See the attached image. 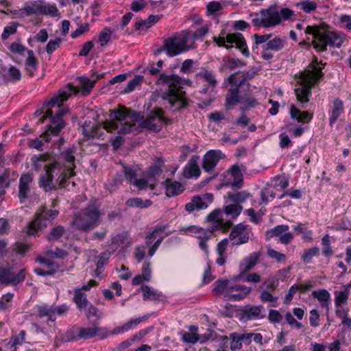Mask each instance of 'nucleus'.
Here are the masks:
<instances>
[{
  "mask_svg": "<svg viewBox=\"0 0 351 351\" xmlns=\"http://www.w3.org/2000/svg\"><path fill=\"white\" fill-rule=\"evenodd\" d=\"M110 121L104 123V128L108 132L119 130L120 134H138L139 130L136 122L141 121L140 127L151 131L158 132L162 128L163 123L168 124L170 119L164 116V111L159 108H154L147 114L146 119L141 112L133 111L123 106L113 110L110 114Z\"/></svg>",
  "mask_w": 351,
  "mask_h": 351,
  "instance_id": "f257e3e1",
  "label": "nucleus"
},
{
  "mask_svg": "<svg viewBox=\"0 0 351 351\" xmlns=\"http://www.w3.org/2000/svg\"><path fill=\"white\" fill-rule=\"evenodd\" d=\"M31 161L36 171L41 169V163L48 162L44 165L45 172L40 175L38 180L39 186L45 192L57 190L58 188H68L70 190V183L73 187L75 186V182L70 181L71 178L75 176V173L59 161H51L49 155H34L32 157Z\"/></svg>",
  "mask_w": 351,
  "mask_h": 351,
  "instance_id": "f03ea898",
  "label": "nucleus"
},
{
  "mask_svg": "<svg viewBox=\"0 0 351 351\" xmlns=\"http://www.w3.org/2000/svg\"><path fill=\"white\" fill-rule=\"evenodd\" d=\"M79 92V87L71 84L60 90L58 95L44 103L41 109L35 112V117H39L38 123L42 124L47 119H49L50 123L47 125V129H49L54 136H58L66 125L63 117L69 111V109L64 106L63 103L72 94H77Z\"/></svg>",
  "mask_w": 351,
  "mask_h": 351,
  "instance_id": "7ed1b4c3",
  "label": "nucleus"
},
{
  "mask_svg": "<svg viewBox=\"0 0 351 351\" xmlns=\"http://www.w3.org/2000/svg\"><path fill=\"white\" fill-rule=\"evenodd\" d=\"M304 41L308 42L317 52H324L327 47L339 48L343 43L346 37L343 34L330 31L329 26L325 23L307 25L304 30Z\"/></svg>",
  "mask_w": 351,
  "mask_h": 351,
  "instance_id": "20e7f679",
  "label": "nucleus"
},
{
  "mask_svg": "<svg viewBox=\"0 0 351 351\" xmlns=\"http://www.w3.org/2000/svg\"><path fill=\"white\" fill-rule=\"evenodd\" d=\"M191 83L189 80L182 79L178 75H167L165 73H160L156 81L158 85H167L162 98L167 100L171 107H175L177 110L185 108L188 106L189 101L182 88L183 85H189Z\"/></svg>",
  "mask_w": 351,
  "mask_h": 351,
  "instance_id": "39448f33",
  "label": "nucleus"
},
{
  "mask_svg": "<svg viewBox=\"0 0 351 351\" xmlns=\"http://www.w3.org/2000/svg\"><path fill=\"white\" fill-rule=\"evenodd\" d=\"M326 63L319 62L317 57H314L311 64L304 71L300 73L298 81L299 87L295 89V93L298 101L302 104L308 102L312 95L311 90L319 84L324 76L322 72Z\"/></svg>",
  "mask_w": 351,
  "mask_h": 351,
  "instance_id": "423d86ee",
  "label": "nucleus"
},
{
  "mask_svg": "<svg viewBox=\"0 0 351 351\" xmlns=\"http://www.w3.org/2000/svg\"><path fill=\"white\" fill-rule=\"evenodd\" d=\"M294 15V12L287 8H280L277 6H270L262 9L259 12L250 14L252 23L254 27L270 28L280 24L282 21H286Z\"/></svg>",
  "mask_w": 351,
  "mask_h": 351,
  "instance_id": "0eeeda50",
  "label": "nucleus"
},
{
  "mask_svg": "<svg viewBox=\"0 0 351 351\" xmlns=\"http://www.w3.org/2000/svg\"><path fill=\"white\" fill-rule=\"evenodd\" d=\"M101 215L99 205L95 200L92 201L80 213L74 215L72 225L78 230L88 232L100 224Z\"/></svg>",
  "mask_w": 351,
  "mask_h": 351,
  "instance_id": "6e6552de",
  "label": "nucleus"
},
{
  "mask_svg": "<svg viewBox=\"0 0 351 351\" xmlns=\"http://www.w3.org/2000/svg\"><path fill=\"white\" fill-rule=\"evenodd\" d=\"M58 214V210L47 209L45 207L39 209L27 226V234L32 236L38 235V233L45 229Z\"/></svg>",
  "mask_w": 351,
  "mask_h": 351,
  "instance_id": "1a4fd4ad",
  "label": "nucleus"
},
{
  "mask_svg": "<svg viewBox=\"0 0 351 351\" xmlns=\"http://www.w3.org/2000/svg\"><path fill=\"white\" fill-rule=\"evenodd\" d=\"M223 35L224 31L222 30L220 33L219 37H213V41L216 43L219 47H223L227 49H230L233 47L232 44H235L236 47L241 51L245 57H248L250 56V51L247 49V43L242 34L239 32L230 33L225 37Z\"/></svg>",
  "mask_w": 351,
  "mask_h": 351,
  "instance_id": "9d476101",
  "label": "nucleus"
},
{
  "mask_svg": "<svg viewBox=\"0 0 351 351\" xmlns=\"http://www.w3.org/2000/svg\"><path fill=\"white\" fill-rule=\"evenodd\" d=\"M21 72L15 66H6L0 60V86L8 83L16 84L21 80Z\"/></svg>",
  "mask_w": 351,
  "mask_h": 351,
  "instance_id": "9b49d317",
  "label": "nucleus"
},
{
  "mask_svg": "<svg viewBox=\"0 0 351 351\" xmlns=\"http://www.w3.org/2000/svg\"><path fill=\"white\" fill-rule=\"evenodd\" d=\"M25 270L23 269L15 274L10 269L1 267L0 268V284L17 285L25 280Z\"/></svg>",
  "mask_w": 351,
  "mask_h": 351,
  "instance_id": "f8f14e48",
  "label": "nucleus"
},
{
  "mask_svg": "<svg viewBox=\"0 0 351 351\" xmlns=\"http://www.w3.org/2000/svg\"><path fill=\"white\" fill-rule=\"evenodd\" d=\"M165 49L169 57H174L188 51L178 34L165 40Z\"/></svg>",
  "mask_w": 351,
  "mask_h": 351,
  "instance_id": "ddd939ff",
  "label": "nucleus"
},
{
  "mask_svg": "<svg viewBox=\"0 0 351 351\" xmlns=\"http://www.w3.org/2000/svg\"><path fill=\"white\" fill-rule=\"evenodd\" d=\"M246 226L242 223L233 227L229 234V239L232 241L233 245L244 244L249 241V232L246 230Z\"/></svg>",
  "mask_w": 351,
  "mask_h": 351,
  "instance_id": "4468645a",
  "label": "nucleus"
},
{
  "mask_svg": "<svg viewBox=\"0 0 351 351\" xmlns=\"http://www.w3.org/2000/svg\"><path fill=\"white\" fill-rule=\"evenodd\" d=\"M33 182V176L30 173H23L21 176L19 184V198L21 203H23L28 198L30 193L31 185Z\"/></svg>",
  "mask_w": 351,
  "mask_h": 351,
  "instance_id": "2eb2a0df",
  "label": "nucleus"
},
{
  "mask_svg": "<svg viewBox=\"0 0 351 351\" xmlns=\"http://www.w3.org/2000/svg\"><path fill=\"white\" fill-rule=\"evenodd\" d=\"M222 153L219 150H209L204 156L202 168L206 172L212 171L222 158Z\"/></svg>",
  "mask_w": 351,
  "mask_h": 351,
  "instance_id": "dca6fc26",
  "label": "nucleus"
},
{
  "mask_svg": "<svg viewBox=\"0 0 351 351\" xmlns=\"http://www.w3.org/2000/svg\"><path fill=\"white\" fill-rule=\"evenodd\" d=\"M104 77V73L98 74L97 73H93L90 78L85 76L78 77L77 80L79 82V87L81 88L82 94L83 95H88L94 87L96 82Z\"/></svg>",
  "mask_w": 351,
  "mask_h": 351,
  "instance_id": "f3484780",
  "label": "nucleus"
},
{
  "mask_svg": "<svg viewBox=\"0 0 351 351\" xmlns=\"http://www.w3.org/2000/svg\"><path fill=\"white\" fill-rule=\"evenodd\" d=\"M262 309V306H244L239 311V319L243 322H246L249 320L260 319Z\"/></svg>",
  "mask_w": 351,
  "mask_h": 351,
  "instance_id": "a211bd4d",
  "label": "nucleus"
},
{
  "mask_svg": "<svg viewBox=\"0 0 351 351\" xmlns=\"http://www.w3.org/2000/svg\"><path fill=\"white\" fill-rule=\"evenodd\" d=\"M199 158V157L198 156L193 155L189 159L183 170V176L184 178H191L199 176L201 171L198 165Z\"/></svg>",
  "mask_w": 351,
  "mask_h": 351,
  "instance_id": "6ab92c4d",
  "label": "nucleus"
},
{
  "mask_svg": "<svg viewBox=\"0 0 351 351\" xmlns=\"http://www.w3.org/2000/svg\"><path fill=\"white\" fill-rule=\"evenodd\" d=\"M258 258V254L254 252L251 254L248 257L244 258L239 265V270L241 273L234 276V280L239 279L243 274L252 269Z\"/></svg>",
  "mask_w": 351,
  "mask_h": 351,
  "instance_id": "aec40b11",
  "label": "nucleus"
},
{
  "mask_svg": "<svg viewBox=\"0 0 351 351\" xmlns=\"http://www.w3.org/2000/svg\"><path fill=\"white\" fill-rule=\"evenodd\" d=\"M165 186V194L167 197H174L181 194L185 189L184 185L179 182L167 178L163 183Z\"/></svg>",
  "mask_w": 351,
  "mask_h": 351,
  "instance_id": "412c9836",
  "label": "nucleus"
},
{
  "mask_svg": "<svg viewBox=\"0 0 351 351\" xmlns=\"http://www.w3.org/2000/svg\"><path fill=\"white\" fill-rule=\"evenodd\" d=\"M36 308L38 312L36 315L37 317L40 319L46 317L47 322H54L56 321V317L54 316L53 306L42 304L37 305Z\"/></svg>",
  "mask_w": 351,
  "mask_h": 351,
  "instance_id": "4be33fe9",
  "label": "nucleus"
},
{
  "mask_svg": "<svg viewBox=\"0 0 351 351\" xmlns=\"http://www.w3.org/2000/svg\"><path fill=\"white\" fill-rule=\"evenodd\" d=\"M228 173L233 178V181L230 183L231 186L241 189L243 184V176L240 167L238 165L231 166L228 169Z\"/></svg>",
  "mask_w": 351,
  "mask_h": 351,
  "instance_id": "5701e85b",
  "label": "nucleus"
},
{
  "mask_svg": "<svg viewBox=\"0 0 351 351\" xmlns=\"http://www.w3.org/2000/svg\"><path fill=\"white\" fill-rule=\"evenodd\" d=\"M39 14L49 16L51 17L59 16L60 13L56 4H50L39 1V6H37Z\"/></svg>",
  "mask_w": 351,
  "mask_h": 351,
  "instance_id": "b1692460",
  "label": "nucleus"
},
{
  "mask_svg": "<svg viewBox=\"0 0 351 351\" xmlns=\"http://www.w3.org/2000/svg\"><path fill=\"white\" fill-rule=\"evenodd\" d=\"M243 96L239 95V87L230 88L226 97V106L228 109L232 108L241 103Z\"/></svg>",
  "mask_w": 351,
  "mask_h": 351,
  "instance_id": "393cba45",
  "label": "nucleus"
},
{
  "mask_svg": "<svg viewBox=\"0 0 351 351\" xmlns=\"http://www.w3.org/2000/svg\"><path fill=\"white\" fill-rule=\"evenodd\" d=\"M290 115L292 119H296L300 123H308L313 119V114L307 111L301 112L298 109L294 104H292L290 108Z\"/></svg>",
  "mask_w": 351,
  "mask_h": 351,
  "instance_id": "a878e982",
  "label": "nucleus"
},
{
  "mask_svg": "<svg viewBox=\"0 0 351 351\" xmlns=\"http://www.w3.org/2000/svg\"><path fill=\"white\" fill-rule=\"evenodd\" d=\"M344 112L343 103L339 99H335L332 102V110L329 118L330 125L332 126L342 113Z\"/></svg>",
  "mask_w": 351,
  "mask_h": 351,
  "instance_id": "bb28decb",
  "label": "nucleus"
},
{
  "mask_svg": "<svg viewBox=\"0 0 351 351\" xmlns=\"http://www.w3.org/2000/svg\"><path fill=\"white\" fill-rule=\"evenodd\" d=\"M73 301L76 304L77 310L82 311L90 303L87 299L86 294L80 289H75L73 292Z\"/></svg>",
  "mask_w": 351,
  "mask_h": 351,
  "instance_id": "cd10ccee",
  "label": "nucleus"
},
{
  "mask_svg": "<svg viewBox=\"0 0 351 351\" xmlns=\"http://www.w3.org/2000/svg\"><path fill=\"white\" fill-rule=\"evenodd\" d=\"M141 289L143 292V300H161L160 298L162 296V293L154 289L153 287L147 285H143L141 287Z\"/></svg>",
  "mask_w": 351,
  "mask_h": 351,
  "instance_id": "c85d7f7f",
  "label": "nucleus"
},
{
  "mask_svg": "<svg viewBox=\"0 0 351 351\" xmlns=\"http://www.w3.org/2000/svg\"><path fill=\"white\" fill-rule=\"evenodd\" d=\"M285 43V38H282L280 36H275L273 38H269L268 42L263 46L272 51L277 52L281 51L284 48Z\"/></svg>",
  "mask_w": 351,
  "mask_h": 351,
  "instance_id": "c756f323",
  "label": "nucleus"
},
{
  "mask_svg": "<svg viewBox=\"0 0 351 351\" xmlns=\"http://www.w3.org/2000/svg\"><path fill=\"white\" fill-rule=\"evenodd\" d=\"M181 42L184 47L188 49V51L196 47L195 41L197 40L193 32H182L178 34Z\"/></svg>",
  "mask_w": 351,
  "mask_h": 351,
  "instance_id": "7c9ffc66",
  "label": "nucleus"
},
{
  "mask_svg": "<svg viewBox=\"0 0 351 351\" xmlns=\"http://www.w3.org/2000/svg\"><path fill=\"white\" fill-rule=\"evenodd\" d=\"M51 135H53L49 131V129H47L45 132L43 133L39 138H35L34 140H32L29 143V146L31 148L36 149L38 150H43V142L49 143L51 141V138L49 136Z\"/></svg>",
  "mask_w": 351,
  "mask_h": 351,
  "instance_id": "2f4dec72",
  "label": "nucleus"
},
{
  "mask_svg": "<svg viewBox=\"0 0 351 351\" xmlns=\"http://www.w3.org/2000/svg\"><path fill=\"white\" fill-rule=\"evenodd\" d=\"M125 204L128 207L147 208L152 204V202L150 199L143 200L140 197H132L125 202Z\"/></svg>",
  "mask_w": 351,
  "mask_h": 351,
  "instance_id": "473e14b6",
  "label": "nucleus"
},
{
  "mask_svg": "<svg viewBox=\"0 0 351 351\" xmlns=\"http://www.w3.org/2000/svg\"><path fill=\"white\" fill-rule=\"evenodd\" d=\"M76 149L75 147L68 148L64 152H63L61 154V158L64 161H65L66 163H68L67 165H66V167H69L73 171V169L75 167V165L74 164L75 158V153Z\"/></svg>",
  "mask_w": 351,
  "mask_h": 351,
  "instance_id": "72a5a7b5",
  "label": "nucleus"
},
{
  "mask_svg": "<svg viewBox=\"0 0 351 351\" xmlns=\"http://www.w3.org/2000/svg\"><path fill=\"white\" fill-rule=\"evenodd\" d=\"M228 279H219L213 284V291L218 295H224L228 297Z\"/></svg>",
  "mask_w": 351,
  "mask_h": 351,
  "instance_id": "f704fd0d",
  "label": "nucleus"
},
{
  "mask_svg": "<svg viewBox=\"0 0 351 351\" xmlns=\"http://www.w3.org/2000/svg\"><path fill=\"white\" fill-rule=\"evenodd\" d=\"M312 295L321 302V306L323 308L328 307V301L330 298V295L327 290L322 289L319 291H313Z\"/></svg>",
  "mask_w": 351,
  "mask_h": 351,
  "instance_id": "c9c22d12",
  "label": "nucleus"
},
{
  "mask_svg": "<svg viewBox=\"0 0 351 351\" xmlns=\"http://www.w3.org/2000/svg\"><path fill=\"white\" fill-rule=\"evenodd\" d=\"M287 225H278L267 231L265 234L266 240H269L273 237H279L289 230Z\"/></svg>",
  "mask_w": 351,
  "mask_h": 351,
  "instance_id": "e433bc0d",
  "label": "nucleus"
},
{
  "mask_svg": "<svg viewBox=\"0 0 351 351\" xmlns=\"http://www.w3.org/2000/svg\"><path fill=\"white\" fill-rule=\"evenodd\" d=\"M66 232L65 228L63 226H57L53 228L50 232L46 236L49 241L59 240Z\"/></svg>",
  "mask_w": 351,
  "mask_h": 351,
  "instance_id": "4c0bfd02",
  "label": "nucleus"
},
{
  "mask_svg": "<svg viewBox=\"0 0 351 351\" xmlns=\"http://www.w3.org/2000/svg\"><path fill=\"white\" fill-rule=\"evenodd\" d=\"M197 75L198 77L202 78L205 82H206L209 86L214 88L217 86V81L213 72L202 69Z\"/></svg>",
  "mask_w": 351,
  "mask_h": 351,
  "instance_id": "58836bf2",
  "label": "nucleus"
},
{
  "mask_svg": "<svg viewBox=\"0 0 351 351\" xmlns=\"http://www.w3.org/2000/svg\"><path fill=\"white\" fill-rule=\"evenodd\" d=\"M227 196L232 202L237 204H240L247 200L250 197V193L245 191L237 193L229 192L227 193Z\"/></svg>",
  "mask_w": 351,
  "mask_h": 351,
  "instance_id": "ea45409f",
  "label": "nucleus"
},
{
  "mask_svg": "<svg viewBox=\"0 0 351 351\" xmlns=\"http://www.w3.org/2000/svg\"><path fill=\"white\" fill-rule=\"evenodd\" d=\"M123 169L125 179L132 184L136 179L140 168L137 165H132L124 166Z\"/></svg>",
  "mask_w": 351,
  "mask_h": 351,
  "instance_id": "a19ab883",
  "label": "nucleus"
},
{
  "mask_svg": "<svg viewBox=\"0 0 351 351\" xmlns=\"http://www.w3.org/2000/svg\"><path fill=\"white\" fill-rule=\"evenodd\" d=\"M218 230L219 226H211L207 229L200 228L198 231L199 233H196L195 237L197 238L199 241L202 239H210L213 235V232Z\"/></svg>",
  "mask_w": 351,
  "mask_h": 351,
  "instance_id": "79ce46f5",
  "label": "nucleus"
},
{
  "mask_svg": "<svg viewBox=\"0 0 351 351\" xmlns=\"http://www.w3.org/2000/svg\"><path fill=\"white\" fill-rule=\"evenodd\" d=\"M101 330V328L97 326L82 328L80 327V337L81 339H88L95 337L97 332Z\"/></svg>",
  "mask_w": 351,
  "mask_h": 351,
  "instance_id": "37998d69",
  "label": "nucleus"
},
{
  "mask_svg": "<svg viewBox=\"0 0 351 351\" xmlns=\"http://www.w3.org/2000/svg\"><path fill=\"white\" fill-rule=\"evenodd\" d=\"M243 206L240 204H232L224 208V213L227 215H231L232 219H236L242 212Z\"/></svg>",
  "mask_w": 351,
  "mask_h": 351,
  "instance_id": "c03bdc74",
  "label": "nucleus"
},
{
  "mask_svg": "<svg viewBox=\"0 0 351 351\" xmlns=\"http://www.w3.org/2000/svg\"><path fill=\"white\" fill-rule=\"evenodd\" d=\"M37 6H39V1H34L32 3V5H26L22 9L20 10L21 16L22 17L24 16H29L34 14H39V12L37 10Z\"/></svg>",
  "mask_w": 351,
  "mask_h": 351,
  "instance_id": "a18cd8bd",
  "label": "nucleus"
},
{
  "mask_svg": "<svg viewBox=\"0 0 351 351\" xmlns=\"http://www.w3.org/2000/svg\"><path fill=\"white\" fill-rule=\"evenodd\" d=\"M240 104L241 110L245 111L250 108L256 107L258 104V102L254 97H242Z\"/></svg>",
  "mask_w": 351,
  "mask_h": 351,
  "instance_id": "49530a36",
  "label": "nucleus"
},
{
  "mask_svg": "<svg viewBox=\"0 0 351 351\" xmlns=\"http://www.w3.org/2000/svg\"><path fill=\"white\" fill-rule=\"evenodd\" d=\"M319 254V249L317 247H311L304 250L302 256L304 263H309L312 261L313 257L318 256Z\"/></svg>",
  "mask_w": 351,
  "mask_h": 351,
  "instance_id": "de8ad7c7",
  "label": "nucleus"
},
{
  "mask_svg": "<svg viewBox=\"0 0 351 351\" xmlns=\"http://www.w3.org/2000/svg\"><path fill=\"white\" fill-rule=\"evenodd\" d=\"M80 327H73L70 330L66 332L64 341H73L81 339L80 337Z\"/></svg>",
  "mask_w": 351,
  "mask_h": 351,
  "instance_id": "09e8293b",
  "label": "nucleus"
},
{
  "mask_svg": "<svg viewBox=\"0 0 351 351\" xmlns=\"http://www.w3.org/2000/svg\"><path fill=\"white\" fill-rule=\"evenodd\" d=\"M322 253L326 257H329L333 254L331 247L330 238L328 234H326L322 239Z\"/></svg>",
  "mask_w": 351,
  "mask_h": 351,
  "instance_id": "8fccbe9b",
  "label": "nucleus"
},
{
  "mask_svg": "<svg viewBox=\"0 0 351 351\" xmlns=\"http://www.w3.org/2000/svg\"><path fill=\"white\" fill-rule=\"evenodd\" d=\"M300 7L304 12L311 13L317 9V3L313 1L302 0L296 5Z\"/></svg>",
  "mask_w": 351,
  "mask_h": 351,
  "instance_id": "3c124183",
  "label": "nucleus"
},
{
  "mask_svg": "<svg viewBox=\"0 0 351 351\" xmlns=\"http://www.w3.org/2000/svg\"><path fill=\"white\" fill-rule=\"evenodd\" d=\"M221 216V210L215 209L207 216V221L214 222L212 226H219V230L222 228L223 222L219 220Z\"/></svg>",
  "mask_w": 351,
  "mask_h": 351,
  "instance_id": "603ef678",
  "label": "nucleus"
},
{
  "mask_svg": "<svg viewBox=\"0 0 351 351\" xmlns=\"http://www.w3.org/2000/svg\"><path fill=\"white\" fill-rule=\"evenodd\" d=\"M252 291L251 287H243L241 290L234 292V293H231L228 298V300H231L234 301H239L244 299Z\"/></svg>",
  "mask_w": 351,
  "mask_h": 351,
  "instance_id": "864d4df0",
  "label": "nucleus"
},
{
  "mask_svg": "<svg viewBox=\"0 0 351 351\" xmlns=\"http://www.w3.org/2000/svg\"><path fill=\"white\" fill-rule=\"evenodd\" d=\"M229 339L231 340L230 342V350L232 351H236L241 349L242 342L240 339L239 333L232 332L230 335Z\"/></svg>",
  "mask_w": 351,
  "mask_h": 351,
  "instance_id": "5fc2aeb1",
  "label": "nucleus"
},
{
  "mask_svg": "<svg viewBox=\"0 0 351 351\" xmlns=\"http://www.w3.org/2000/svg\"><path fill=\"white\" fill-rule=\"evenodd\" d=\"M112 31L109 27H105L99 34L98 42L101 47L107 45L110 40Z\"/></svg>",
  "mask_w": 351,
  "mask_h": 351,
  "instance_id": "6e6d98bb",
  "label": "nucleus"
},
{
  "mask_svg": "<svg viewBox=\"0 0 351 351\" xmlns=\"http://www.w3.org/2000/svg\"><path fill=\"white\" fill-rule=\"evenodd\" d=\"M143 76L136 75L132 80H130L125 88L122 90L123 93H130L132 92L135 88L142 82Z\"/></svg>",
  "mask_w": 351,
  "mask_h": 351,
  "instance_id": "4d7b16f0",
  "label": "nucleus"
},
{
  "mask_svg": "<svg viewBox=\"0 0 351 351\" xmlns=\"http://www.w3.org/2000/svg\"><path fill=\"white\" fill-rule=\"evenodd\" d=\"M13 297V293H8L0 298V311L7 310L12 306Z\"/></svg>",
  "mask_w": 351,
  "mask_h": 351,
  "instance_id": "13d9d810",
  "label": "nucleus"
},
{
  "mask_svg": "<svg viewBox=\"0 0 351 351\" xmlns=\"http://www.w3.org/2000/svg\"><path fill=\"white\" fill-rule=\"evenodd\" d=\"M293 230L297 231L299 234H302L304 239L311 240L313 232L311 230H308L304 224L300 223L293 226Z\"/></svg>",
  "mask_w": 351,
  "mask_h": 351,
  "instance_id": "bf43d9fd",
  "label": "nucleus"
},
{
  "mask_svg": "<svg viewBox=\"0 0 351 351\" xmlns=\"http://www.w3.org/2000/svg\"><path fill=\"white\" fill-rule=\"evenodd\" d=\"M207 339H200L196 333L184 332L182 335V341L189 343H195L198 341L200 343L206 341Z\"/></svg>",
  "mask_w": 351,
  "mask_h": 351,
  "instance_id": "052dcab7",
  "label": "nucleus"
},
{
  "mask_svg": "<svg viewBox=\"0 0 351 351\" xmlns=\"http://www.w3.org/2000/svg\"><path fill=\"white\" fill-rule=\"evenodd\" d=\"M82 311L85 313L88 319L92 317H95L96 319H100V315L98 313L99 310L91 302Z\"/></svg>",
  "mask_w": 351,
  "mask_h": 351,
  "instance_id": "680f3d73",
  "label": "nucleus"
},
{
  "mask_svg": "<svg viewBox=\"0 0 351 351\" xmlns=\"http://www.w3.org/2000/svg\"><path fill=\"white\" fill-rule=\"evenodd\" d=\"M62 43V38H56L54 40H50L46 45V51L48 54H51L55 50L60 47Z\"/></svg>",
  "mask_w": 351,
  "mask_h": 351,
  "instance_id": "e2e57ef3",
  "label": "nucleus"
},
{
  "mask_svg": "<svg viewBox=\"0 0 351 351\" xmlns=\"http://www.w3.org/2000/svg\"><path fill=\"white\" fill-rule=\"evenodd\" d=\"M30 247V245L22 242H16L13 245V250L19 254L24 255L29 250Z\"/></svg>",
  "mask_w": 351,
  "mask_h": 351,
  "instance_id": "0e129e2a",
  "label": "nucleus"
},
{
  "mask_svg": "<svg viewBox=\"0 0 351 351\" xmlns=\"http://www.w3.org/2000/svg\"><path fill=\"white\" fill-rule=\"evenodd\" d=\"M349 295V291L348 290H345L343 291H339L338 293H336L335 297V306L337 307L340 306L341 304L346 302Z\"/></svg>",
  "mask_w": 351,
  "mask_h": 351,
  "instance_id": "69168bd1",
  "label": "nucleus"
},
{
  "mask_svg": "<svg viewBox=\"0 0 351 351\" xmlns=\"http://www.w3.org/2000/svg\"><path fill=\"white\" fill-rule=\"evenodd\" d=\"M17 26L16 23L5 26L1 34V39L5 40L8 39L10 35L14 34L16 32Z\"/></svg>",
  "mask_w": 351,
  "mask_h": 351,
  "instance_id": "338daca9",
  "label": "nucleus"
},
{
  "mask_svg": "<svg viewBox=\"0 0 351 351\" xmlns=\"http://www.w3.org/2000/svg\"><path fill=\"white\" fill-rule=\"evenodd\" d=\"M341 26L346 29L351 30V16L343 14L339 18Z\"/></svg>",
  "mask_w": 351,
  "mask_h": 351,
  "instance_id": "774afa93",
  "label": "nucleus"
}]
</instances>
